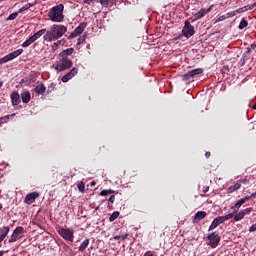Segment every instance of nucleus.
I'll list each match as a JSON object with an SVG mask.
<instances>
[{
	"label": "nucleus",
	"instance_id": "obj_18",
	"mask_svg": "<svg viewBox=\"0 0 256 256\" xmlns=\"http://www.w3.org/2000/svg\"><path fill=\"white\" fill-rule=\"evenodd\" d=\"M73 51H74L73 48H67L62 52H60L59 57L62 59H69V55H73Z\"/></svg>",
	"mask_w": 256,
	"mask_h": 256
},
{
	"label": "nucleus",
	"instance_id": "obj_60",
	"mask_svg": "<svg viewBox=\"0 0 256 256\" xmlns=\"http://www.w3.org/2000/svg\"><path fill=\"white\" fill-rule=\"evenodd\" d=\"M251 51V49L250 48H248V53Z\"/></svg>",
	"mask_w": 256,
	"mask_h": 256
},
{
	"label": "nucleus",
	"instance_id": "obj_51",
	"mask_svg": "<svg viewBox=\"0 0 256 256\" xmlns=\"http://www.w3.org/2000/svg\"><path fill=\"white\" fill-rule=\"evenodd\" d=\"M205 157H206V159H209V157H211V152H206Z\"/></svg>",
	"mask_w": 256,
	"mask_h": 256
},
{
	"label": "nucleus",
	"instance_id": "obj_62",
	"mask_svg": "<svg viewBox=\"0 0 256 256\" xmlns=\"http://www.w3.org/2000/svg\"><path fill=\"white\" fill-rule=\"evenodd\" d=\"M148 256H153V254H149Z\"/></svg>",
	"mask_w": 256,
	"mask_h": 256
},
{
	"label": "nucleus",
	"instance_id": "obj_43",
	"mask_svg": "<svg viewBox=\"0 0 256 256\" xmlns=\"http://www.w3.org/2000/svg\"><path fill=\"white\" fill-rule=\"evenodd\" d=\"M54 90H55V85L54 84H50V86H48L47 93H51Z\"/></svg>",
	"mask_w": 256,
	"mask_h": 256
},
{
	"label": "nucleus",
	"instance_id": "obj_26",
	"mask_svg": "<svg viewBox=\"0 0 256 256\" xmlns=\"http://www.w3.org/2000/svg\"><path fill=\"white\" fill-rule=\"evenodd\" d=\"M46 32H47V29H41L38 32H36L34 35H32V37L35 41H37V39H39V37H41L42 35H45Z\"/></svg>",
	"mask_w": 256,
	"mask_h": 256
},
{
	"label": "nucleus",
	"instance_id": "obj_22",
	"mask_svg": "<svg viewBox=\"0 0 256 256\" xmlns=\"http://www.w3.org/2000/svg\"><path fill=\"white\" fill-rule=\"evenodd\" d=\"M9 231H11V227L9 226H3L0 229V236L3 237L4 239L9 235Z\"/></svg>",
	"mask_w": 256,
	"mask_h": 256
},
{
	"label": "nucleus",
	"instance_id": "obj_8",
	"mask_svg": "<svg viewBox=\"0 0 256 256\" xmlns=\"http://www.w3.org/2000/svg\"><path fill=\"white\" fill-rule=\"evenodd\" d=\"M182 33L187 39H190V37H193V35H195V27L191 25V22H189V20L185 21Z\"/></svg>",
	"mask_w": 256,
	"mask_h": 256
},
{
	"label": "nucleus",
	"instance_id": "obj_46",
	"mask_svg": "<svg viewBox=\"0 0 256 256\" xmlns=\"http://www.w3.org/2000/svg\"><path fill=\"white\" fill-rule=\"evenodd\" d=\"M225 19H228V18H227V14L220 16V17L218 18V21H225Z\"/></svg>",
	"mask_w": 256,
	"mask_h": 256
},
{
	"label": "nucleus",
	"instance_id": "obj_30",
	"mask_svg": "<svg viewBox=\"0 0 256 256\" xmlns=\"http://www.w3.org/2000/svg\"><path fill=\"white\" fill-rule=\"evenodd\" d=\"M20 12H13L12 14H10L7 18L6 21H15V19H17V17L19 16Z\"/></svg>",
	"mask_w": 256,
	"mask_h": 256
},
{
	"label": "nucleus",
	"instance_id": "obj_34",
	"mask_svg": "<svg viewBox=\"0 0 256 256\" xmlns=\"http://www.w3.org/2000/svg\"><path fill=\"white\" fill-rule=\"evenodd\" d=\"M77 187H78V190L81 192V193H85V182L81 181L77 184Z\"/></svg>",
	"mask_w": 256,
	"mask_h": 256
},
{
	"label": "nucleus",
	"instance_id": "obj_6",
	"mask_svg": "<svg viewBox=\"0 0 256 256\" xmlns=\"http://www.w3.org/2000/svg\"><path fill=\"white\" fill-rule=\"evenodd\" d=\"M25 233V228L22 226H18L14 229L12 235L10 236V239L8 240V243H15L21 239L22 235Z\"/></svg>",
	"mask_w": 256,
	"mask_h": 256
},
{
	"label": "nucleus",
	"instance_id": "obj_27",
	"mask_svg": "<svg viewBox=\"0 0 256 256\" xmlns=\"http://www.w3.org/2000/svg\"><path fill=\"white\" fill-rule=\"evenodd\" d=\"M33 5H35V4H32V3L25 4L23 7H21L18 10V13H24V11H28V9H31V7H33Z\"/></svg>",
	"mask_w": 256,
	"mask_h": 256
},
{
	"label": "nucleus",
	"instance_id": "obj_25",
	"mask_svg": "<svg viewBox=\"0 0 256 256\" xmlns=\"http://www.w3.org/2000/svg\"><path fill=\"white\" fill-rule=\"evenodd\" d=\"M115 190L112 189H104L100 192V197H107V195H113Z\"/></svg>",
	"mask_w": 256,
	"mask_h": 256
},
{
	"label": "nucleus",
	"instance_id": "obj_39",
	"mask_svg": "<svg viewBox=\"0 0 256 256\" xmlns=\"http://www.w3.org/2000/svg\"><path fill=\"white\" fill-rule=\"evenodd\" d=\"M113 0H100V4L102 7H109V3H111Z\"/></svg>",
	"mask_w": 256,
	"mask_h": 256
},
{
	"label": "nucleus",
	"instance_id": "obj_52",
	"mask_svg": "<svg viewBox=\"0 0 256 256\" xmlns=\"http://www.w3.org/2000/svg\"><path fill=\"white\" fill-rule=\"evenodd\" d=\"M3 241H5V238L3 236H0V247H1V243H3Z\"/></svg>",
	"mask_w": 256,
	"mask_h": 256
},
{
	"label": "nucleus",
	"instance_id": "obj_20",
	"mask_svg": "<svg viewBox=\"0 0 256 256\" xmlns=\"http://www.w3.org/2000/svg\"><path fill=\"white\" fill-rule=\"evenodd\" d=\"M22 103H29L31 101V92L24 91L21 93Z\"/></svg>",
	"mask_w": 256,
	"mask_h": 256
},
{
	"label": "nucleus",
	"instance_id": "obj_41",
	"mask_svg": "<svg viewBox=\"0 0 256 256\" xmlns=\"http://www.w3.org/2000/svg\"><path fill=\"white\" fill-rule=\"evenodd\" d=\"M85 39H87V37L85 35H83L82 37L78 38L77 45H82V43H85Z\"/></svg>",
	"mask_w": 256,
	"mask_h": 256
},
{
	"label": "nucleus",
	"instance_id": "obj_3",
	"mask_svg": "<svg viewBox=\"0 0 256 256\" xmlns=\"http://www.w3.org/2000/svg\"><path fill=\"white\" fill-rule=\"evenodd\" d=\"M58 235L65 241H70V243H73L75 239V231L73 228H59Z\"/></svg>",
	"mask_w": 256,
	"mask_h": 256
},
{
	"label": "nucleus",
	"instance_id": "obj_47",
	"mask_svg": "<svg viewBox=\"0 0 256 256\" xmlns=\"http://www.w3.org/2000/svg\"><path fill=\"white\" fill-rule=\"evenodd\" d=\"M57 47H59V44L54 42L53 45H52V51H57Z\"/></svg>",
	"mask_w": 256,
	"mask_h": 256
},
{
	"label": "nucleus",
	"instance_id": "obj_9",
	"mask_svg": "<svg viewBox=\"0 0 256 256\" xmlns=\"http://www.w3.org/2000/svg\"><path fill=\"white\" fill-rule=\"evenodd\" d=\"M207 239L210 241L209 245L212 247V249H216V247L219 245L221 242V236H219V233L217 232H212L207 236Z\"/></svg>",
	"mask_w": 256,
	"mask_h": 256
},
{
	"label": "nucleus",
	"instance_id": "obj_16",
	"mask_svg": "<svg viewBox=\"0 0 256 256\" xmlns=\"http://www.w3.org/2000/svg\"><path fill=\"white\" fill-rule=\"evenodd\" d=\"M222 223H224L222 216L216 217L209 226L208 231H213L214 229H217V227H219Z\"/></svg>",
	"mask_w": 256,
	"mask_h": 256
},
{
	"label": "nucleus",
	"instance_id": "obj_50",
	"mask_svg": "<svg viewBox=\"0 0 256 256\" xmlns=\"http://www.w3.org/2000/svg\"><path fill=\"white\" fill-rule=\"evenodd\" d=\"M56 43L57 45H63L65 43V40H58Z\"/></svg>",
	"mask_w": 256,
	"mask_h": 256
},
{
	"label": "nucleus",
	"instance_id": "obj_35",
	"mask_svg": "<svg viewBox=\"0 0 256 256\" xmlns=\"http://www.w3.org/2000/svg\"><path fill=\"white\" fill-rule=\"evenodd\" d=\"M242 211V214L244 215H251V213H253V208L252 207H249V208H246L244 210H241Z\"/></svg>",
	"mask_w": 256,
	"mask_h": 256
},
{
	"label": "nucleus",
	"instance_id": "obj_10",
	"mask_svg": "<svg viewBox=\"0 0 256 256\" xmlns=\"http://www.w3.org/2000/svg\"><path fill=\"white\" fill-rule=\"evenodd\" d=\"M211 11H213V5H211L209 8H201L199 12L194 14L193 21H199V19H203V17H205V15H208V13H211Z\"/></svg>",
	"mask_w": 256,
	"mask_h": 256
},
{
	"label": "nucleus",
	"instance_id": "obj_49",
	"mask_svg": "<svg viewBox=\"0 0 256 256\" xmlns=\"http://www.w3.org/2000/svg\"><path fill=\"white\" fill-rule=\"evenodd\" d=\"M93 1H95V0H84V3L86 5H91V3H93Z\"/></svg>",
	"mask_w": 256,
	"mask_h": 256
},
{
	"label": "nucleus",
	"instance_id": "obj_4",
	"mask_svg": "<svg viewBox=\"0 0 256 256\" xmlns=\"http://www.w3.org/2000/svg\"><path fill=\"white\" fill-rule=\"evenodd\" d=\"M52 35L54 36L55 41L61 39L65 33H67V26L61 24H54L51 26Z\"/></svg>",
	"mask_w": 256,
	"mask_h": 256
},
{
	"label": "nucleus",
	"instance_id": "obj_1",
	"mask_svg": "<svg viewBox=\"0 0 256 256\" xmlns=\"http://www.w3.org/2000/svg\"><path fill=\"white\" fill-rule=\"evenodd\" d=\"M64 10L65 6L63 4L53 6L48 13L50 21H52L53 23H63L65 19V15H63Z\"/></svg>",
	"mask_w": 256,
	"mask_h": 256
},
{
	"label": "nucleus",
	"instance_id": "obj_38",
	"mask_svg": "<svg viewBox=\"0 0 256 256\" xmlns=\"http://www.w3.org/2000/svg\"><path fill=\"white\" fill-rule=\"evenodd\" d=\"M236 11V15H239L240 13H245V11H249L247 6H244L242 8H238L235 10Z\"/></svg>",
	"mask_w": 256,
	"mask_h": 256
},
{
	"label": "nucleus",
	"instance_id": "obj_33",
	"mask_svg": "<svg viewBox=\"0 0 256 256\" xmlns=\"http://www.w3.org/2000/svg\"><path fill=\"white\" fill-rule=\"evenodd\" d=\"M119 217V211H115L113 212L110 217H109V221L110 223H113V221H115V219H117Z\"/></svg>",
	"mask_w": 256,
	"mask_h": 256
},
{
	"label": "nucleus",
	"instance_id": "obj_12",
	"mask_svg": "<svg viewBox=\"0 0 256 256\" xmlns=\"http://www.w3.org/2000/svg\"><path fill=\"white\" fill-rule=\"evenodd\" d=\"M77 73H79V69H77L75 67L72 68L70 70V72H68L67 74L62 76V78H61L62 83H68V81H71V79H73V77H75V75H77Z\"/></svg>",
	"mask_w": 256,
	"mask_h": 256
},
{
	"label": "nucleus",
	"instance_id": "obj_29",
	"mask_svg": "<svg viewBox=\"0 0 256 256\" xmlns=\"http://www.w3.org/2000/svg\"><path fill=\"white\" fill-rule=\"evenodd\" d=\"M127 237H129V234L124 233V234H121V235H116V236H114L113 239H114V241H119V240L125 241V239H126Z\"/></svg>",
	"mask_w": 256,
	"mask_h": 256
},
{
	"label": "nucleus",
	"instance_id": "obj_5",
	"mask_svg": "<svg viewBox=\"0 0 256 256\" xmlns=\"http://www.w3.org/2000/svg\"><path fill=\"white\" fill-rule=\"evenodd\" d=\"M22 54H23V49H18L16 51H13L0 59V65L9 63V61H13V59H17V57H19V55H22Z\"/></svg>",
	"mask_w": 256,
	"mask_h": 256
},
{
	"label": "nucleus",
	"instance_id": "obj_37",
	"mask_svg": "<svg viewBox=\"0 0 256 256\" xmlns=\"http://www.w3.org/2000/svg\"><path fill=\"white\" fill-rule=\"evenodd\" d=\"M221 217H222V220L225 223V221H229V219H233L235 216H233V213H229V214H227L225 216H221Z\"/></svg>",
	"mask_w": 256,
	"mask_h": 256
},
{
	"label": "nucleus",
	"instance_id": "obj_23",
	"mask_svg": "<svg viewBox=\"0 0 256 256\" xmlns=\"http://www.w3.org/2000/svg\"><path fill=\"white\" fill-rule=\"evenodd\" d=\"M44 41H55V36H53L52 30L47 31L43 36Z\"/></svg>",
	"mask_w": 256,
	"mask_h": 256
},
{
	"label": "nucleus",
	"instance_id": "obj_21",
	"mask_svg": "<svg viewBox=\"0 0 256 256\" xmlns=\"http://www.w3.org/2000/svg\"><path fill=\"white\" fill-rule=\"evenodd\" d=\"M89 243H90L89 238H86L85 240H83V242L78 247V251L83 253V251H85V249H87V247H89Z\"/></svg>",
	"mask_w": 256,
	"mask_h": 256
},
{
	"label": "nucleus",
	"instance_id": "obj_56",
	"mask_svg": "<svg viewBox=\"0 0 256 256\" xmlns=\"http://www.w3.org/2000/svg\"><path fill=\"white\" fill-rule=\"evenodd\" d=\"M3 87V81H0V89Z\"/></svg>",
	"mask_w": 256,
	"mask_h": 256
},
{
	"label": "nucleus",
	"instance_id": "obj_36",
	"mask_svg": "<svg viewBox=\"0 0 256 256\" xmlns=\"http://www.w3.org/2000/svg\"><path fill=\"white\" fill-rule=\"evenodd\" d=\"M115 203V195H111L108 199V208L111 209V205Z\"/></svg>",
	"mask_w": 256,
	"mask_h": 256
},
{
	"label": "nucleus",
	"instance_id": "obj_19",
	"mask_svg": "<svg viewBox=\"0 0 256 256\" xmlns=\"http://www.w3.org/2000/svg\"><path fill=\"white\" fill-rule=\"evenodd\" d=\"M35 93H37L38 95H43L45 93V91H47V87L45 86L44 83H40L38 84L35 88H34Z\"/></svg>",
	"mask_w": 256,
	"mask_h": 256
},
{
	"label": "nucleus",
	"instance_id": "obj_54",
	"mask_svg": "<svg viewBox=\"0 0 256 256\" xmlns=\"http://www.w3.org/2000/svg\"><path fill=\"white\" fill-rule=\"evenodd\" d=\"M251 48H252V49H256V45H255V44H252V45H251Z\"/></svg>",
	"mask_w": 256,
	"mask_h": 256
},
{
	"label": "nucleus",
	"instance_id": "obj_44",
	"mask_svg": "<svg viewBox=\"0 0 256 256\" xmlns=\"http://www.w3.org/2000/svg\"><path fill=\"white\" fill-rule=\"evenodd\" d=\"M255 231H256V223L253 224L252 226H250V228H249L250 233H255Z\"/></svg>",
	"mask_w": 256,
	"mask_h": 256
},
{
	"label": "nucleus",
	"instance_id": "obj_17",
	"mask_svg": "<svg viewBox=\"0 0 256 256\" xmlns=\"http://www.w3.org/2000/svg\"><path fill=\"white\" fill-rule=\"evenodd\" d=\"M207 217V212L205 211H198L194 216V223H199L200 221H203Z\"/></svg>",
	"mask_w": 256,
	"mask_h": 256
},
{
	"label": "nucleus",
	"instance_id": "obj_32",
	"mask_svg": "<svg viewBox=\"0 0 256 256\" xmlns=\"http://www.w3.org/2000/svg\"><path fill=\"white\" fill-rule=\"evenodd\" d=\"M247 25H249V22H247V20H245V18H243L238 26V29L243 30L245 29V27H247Z\"/></svg>",
	"mask_w": 256,
	"mask_h": 256
},
{
	"label": "nucleus",
	"instance_id": "obj_63",
	"mask_svg": "<svg viewBox=\"0 0 256 256\" xmlns=\"http://www.w3.org/2000/svg\"><path fill=\"white\" fill-rule=\"evenodd\" d=\"M147 253H150V252L148 251ZM147 253H146V255H147Z\"/></svg>",
	"mask_w": 256,
	"mask_h": 256
},
{
	"label": "nucleus",
	"instance_id": "obj_11",
	"mask_svg": "<svg viewBox=\"0 0 256 256\" xmlns=\"http://www.w3.org/2000/svg\"><path fill=\"white\" fill-rule=\"evenodd\" d=\"M203 73V68H196L191 71H188L186 74L183 75V79L185 81H189V79L193 77H197V75H201Z\"/></svg>",
	"mask_w": 256,
	"mask_h": 256
},
{
	"label": "nucleus",
	"instance_id": "obj_2",
	"mask_svg": "<svg viewBox=\"0 0 256 256\" xmlns=\"http://www.w3.org/2000/svg\"><path fill=\"white\" fill-rule=\"evenodd\" d=\"M73 67V61L69 58H60L56 61L54 69L59 73L63 71H67V69H71Z\"/></svg>",
	"mask_w": 256,
	"mask_h": 256
},
{
	"label": "nucleus",
	"instance_id": "obj_48",
	"mask_svg": "<svg viewBox=\"0 0 256 256\" xmlns=\"http://www.w3.org/2000/svg\"><path fill=\"white\" fill-rule=\"evenodd\" d=\"M202 192L203 193H208L209 192V186H203Z\"/></svg>",
	"mask_w": 256,
	"mask_h": 256
},
{
	"label": "nucleus",
	"instance_id": "obj_53",
	"mask_svg": "<svg viewBox=\"0 0 256 256\" xmlns=\"http://www.w3.org/2000/svg\"><path fill=\"white\" fill-rule=\"evenodd\" d=\"M5 253H7V251H5V250H0V256L5 255Z\"/></svg>",
	"mask_w": 256,
	"mask_h": 256
},
{
	"label": "nucleus",
	"instance_id": "obj_14",
	"mask_svg": "<svg viewBox=\"0 0 256 256\" xmlns=\"http://www.w3.org/2000/svg\"><path fill=\"white\" fill-rule=\"evenodd\" d=\"M39 197V192H32L29 193L24 200V203H26L27 205H31L33 203H35V199H37Z\"/></svg>",
	"mask_w": 256,
	"mask_h": 256
},
{
	"label": "nucleus",
	"instance_id": "obj_13",
	"mask_svg": "<svg viewBox=\"0 0 256 256\" xmlns=\"http://www.w3.org/2000/svg\"><path fill=\"white\" fill-rule=\"evenodd\" d=\"M251 199L250 196H245L244 198L239 199L234 206L231 207L233 210V213H237L239 209H241V206L245 205L246 201H249Z\"/></svg>",
	"mask_w": 256,
	"mask_h": 256
},
{
	"label": "nucleus",
	"instance_id": "obj_31",
	"mask_svg": "<svg viewBox=\"0 0 256 256\" xmlns=\"http://www.w3.org/2000/svg\"><path fill=\"white\" fill-rule=\"evenodd\" d=\"M35 38H33V36H31L30 38H28L23 44L22 47H29L32 43H35Z\"/></svg>",
	"mask_w": 256,
	"mask_h": 256
},
{
	"label": "nucleus",
	"instance_id": "obj_42",
	"mask_svg": "<svg viewBox=\"0 0 256 256\" xmlns=\"http://www.w3.org/2000/svg\"><path fill=\"white\" fill-rule=\"evenodd\" d=\"M9 121V115L0 118V123H7Z\"/></svg>",
	"mask_w": 256,
	"mask_h": 256
},
{
	"label": "nucleus",
	"instance_id": "obj_28",
	"mask_svg": "<svg viewBox=\"0 0 256 256\" xmlns=\"http://www.w3.org/2000/svg\"><path fill=\"white\" fill-rule=\"evenodd\" d=\"M243 219H245L243 212L241 210L239 212H236V214L234 215V221H241Z\"/></svg>",
	"mask_w": 256,
	"mask_h": 256
},
{
	"label": "nucleus",
	"instance_id": "obj_45",
	"mask_svg": "<svg viewBox=\"0 0 256 256\" xmlns=\"http://www.w3.org/2000/svg\"><path fill=\"white\" fill-rule=\"evenodd\" d=\"M246 7L248 8V11H252V9H255L256 7V2L251 5H247Z\"/></svg>",
	"mask_w": 256,
	"mask_h": 256
},
{
	"label": "nucleus",
	"instance_id": "obj_55",
	"mask_svg": "<svg viewBox=\"0 0 256 256\" xmlns=\"http://www.w3.org/2000/svg\"><path fill=\"white\" fill-rule=\"evenodd\" d=\"M252 109L256 110V102L254 103V105L252 106Z\"/></svg>",
	"mask_w": 256,
	"mask_h": 256
},
{
	"label": "nucleus",
	"instance_id": "obj_40",
	"mask_svg": "<svg viewBox=\"0 0 256 256\" xmlns=\"http://www.w3.org/2000/svg\"><path fill=\"white\" fill-rule=\"evenodd\" d=\"M235 15H237L236 10L226 13V17L228 19H231V17H235Z\"/></svg>",
	"mask_w": 256,
	"mask_h": 256
},
{
	"label": "nucleus",
	"instance_id": "obj_57",
	"mask_svg": "<svg viewBox=\"0 0 256 256\" xmlns=\"http://www.w3.org/2000/svg\"><path fill=\"white\" fill-rule=\"evenodd\" d=\"M1 209H3V204L0 203V211H1Z\"/></svg>",
	"mask_w": 256,
	"mask_h": 256
},
{
	"label": "nucleus",
	"instance_id": "obj_58",
	"mask_svg": "<svg viewBox=\"0 0 256 256\" xmlns=\"http://www.w3.org/2000/svg\"><path fill=\"white\" fill-rule=\"evenodd\" d=\"M245 57H246V55H245V54H243V59H245Z\"/></svg>",
	"mask_w": 256,
	"mask_h": 256
},
{
	"label": "nucleus",
	"instance_id": "obj_15",
	"mask_svg": "<svg viewBox=\"0 0 256 256\" xmlns=\"http://www.w3.org/2000/svg\"><path fill=\"white\" fill-rule=\"evenodd\" d=\"M10 99L12 101L13 107H17L19 103H21V95H19V92L13 91L10 95Z\"/></svg>",
	"mask_w": 256,
	"mask_h": 256
},
{
	"label": "nucleus",
	"instance_id": "obj_59",
	"mask_svg": "<svg viewBox=\"0 0 256 256\" xmlns=\"http://www.w3.org/2000/svg\"><path fill=\"white\" fill-rule=\"evenodd\" d=\"M208 256H215V254H210V255H208Z\"/></svg>",
	"mask_w": 256,
	"mask_h": 256
},
{
	"label": "nucleus",
	"instance_id": "obj_7",
	"mask_svg": "<svg viewBox=\"0 0 256 256\" xmlns=\"http://www.w3.org/2000/svg\"><path fill=\"white\" fill-rule=\"evenodd\" d=\"M87 29V22H81L68 36V39H75V37H79V35L83 34V31Z\"/></svg>",
	"mask_w": 256,
	"mask_h": 256
},
{
	"label": "nucleus",
	"instance_id": "obj_24",
	"mask_svg": "<svg viewBox=\"0 0 256 256\" xmlns=\"http://www.w3.org/2000/svg\"><path fill=\"white\" fill-rule=\"evenodd\" d=\"M241 189V184L236 183L228 188V193H235V191H239Z\"/></svg>",
	"mask_w": 256,
	"mask_h": 256
},
{
	"label": "nucleus",
	"instance_id": "obj_61",
	"mask_svg": "<svg viewBox=\"0 0 256 256\" xmlns=\"http://www.w3.org/2000/svg\"><path fill=\"white\" fill-rule=\"evenodd\" d=\"M92 185H95V182H92Z\"/></svg>",
	"mask_w": 256,
	"mask_h": 256
}]
</instances>
